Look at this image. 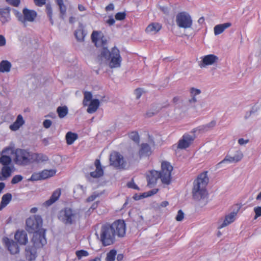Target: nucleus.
<instances>
[{"instance_id":"nucleus-1","label":"nucleus","mask_w":261,"mask_h":261,"mask_svg":"<svg viewBox=\"0 0 261 261\" xmlns=\"http://www.w3.org/2000/svg\"><path fill=\"white\" fill-rule=\"evenodd\" d=\"M99 32L94 31L91 34L92 41L95 46L102 47V50L98 57L100 59L104 58L109 61V65L111 68H119L121 66L122 59L120 55V50L114 46L110 51L108 47L105 46L107 44V40L103 36L99 38Z\"/></svg>"},{"instance_id":"nucleus-2","label":"nucleus","mask_w":261,"mask_h":261,"mask_svg":"<svg viewBox=\"0 0 261 261\" xmlns=\"http://www.w3.org/2000/svg\"><path fill=\"white\" fill-rule=\"evenodd\" d=\"M42 219L39 215H34L26 220L25 229L30 233H33L32 239L35 247H42L46 244L45 229L42 228Z\"/></svg>"},{"instance_id":"nucleus-3","label":"nucleus","mask_w":261,"mask_h":261,"mask_svg":"<svg viewBox=\"0 0 261 261\" xmlns=\"http://www.w3.org/2000/svg\"><path fill=\"white\" fill-rule=\"evenodd\" d=\"M173 170L172 166L167 161H163L161 163L160 172L152 170L146 173L147 186L149 188L154 187L158 180L160 178L162 183L169 185L171 181V172Z\"/></svg>"},{"instance_id":"nucleus-4","label":"nucleus","mask_w":261,"mask_h":261,"mask_svg":"<svg viewBox=\"0 0 261 261\" xmlns=\"http://www.w3.org/2000/svg\"><path fill=\"white\" fill-rule=\"evenodd\" d=\"M207 173V171L201 173L194 181L192 194L195 199H204L207 195L206 188L209 179Z\"/></svg>"},{"instance_id":"nucleus-5","label":"nucleus","mask_w":261,"mask_h":261,"mask_svg":"<svg viewBox=\"0 0 261 261\" xmlns=\"http://www.w3.org/2000/svg\"><path fill=\"white\" fill-rule=\"evenodd\" d=\"M110 224L106 223L101 226L100 232V241L104 246H109L115 241V234Z\"/></svg>"},{"instance_id":"nucleus-6","label":"nucleus","mask_w":261,"mask_h":261,"mask_svg":"<svg viewBox=\"0 0 261 261\" xmlns=\"http://www.w3.org/2000/svg\"><path fill=\"white\" fill-rule=\"evenodd\" d=\"M31 151L28 149L17 148L15 151L14 161L20 166H27L31 164Z\"/></svg>"},{"instance_id":"nucleus-7","label":"nucleus","mask_w":261,"mask_h":261,"mask_svg":"<svg viewBox=\"0 0 261 261\" xmlns=\"http://www.w3.org/2000/svg\"><path fill=\"white\" fill-rule=\"evenodd\" d=\"M77 218V213L70 207H65L60 211L59 219L65 224L71 225Z\"/></svg>"},{"instance_id":"nucleus-8","label":"nucleus","mask_w":261,"mask_h":261,"mask_svg":"<svg viewBox=\"0 0 261 261\" xmlns=\"http://www.w3.org/2000/svg\"><path fill=\"white\" fill-rule=\"evenodd\" d=\"M177 25L181 28H190L192 25V20L191 16L185 12L177 14L176 18Z\"/></svg>"},{"instance_id":"nucleus-9","label":"nucleus","mask_w":261,"mask_h":261,"mask_svg":"<svg viewBox=\"0 0 261 261\" xmlns=\"http://www.w3.org/2000/svg\"><path fill=\"white\" fill-rule=\"evenodd\" d=\"M23 16L18 12H16V15L18 18V20L22 23L25 22H33L36 19L37 14L33 10H30L27 8H24L22 11Z\"/></svg>"},{"instance_id":"nucleus-10","label":"nucleus","mask_w":261,"mask_h":261,"mask_svg":"<svg viewBox=\"0 0 261 261\" xmlns=\"http://www.w3.org/2000/svg\"><path fill=\"white\" fill-rule=\"evenodd\" d=\"M111 227L115 236L119 237H123L126 232V224L124 220H117L114 221L111 225Z\"/></svg>"},{"instance_id":"nucleus-11","label":"nucleus","mask_w":261,"mask_h":261,"mask_svg":"<svg viewBox=\"0 0 261 261\" xmlns=\"http://www.w3.org/2000/svg\"><path fill=\"white\" fill-rule=\"evenodd\" d=\"M111 164L118 169H124L126 163L123 156L118 152L112 153L110 158Z\"/></svg>"},{"instance_id":"nucleus-12","label":"nucleus","mask_w":261,"mask_h":261,"mask_svg":"<svg viewBox=\"0 0 261 261\" xmlns=\"http://www.w3.org/2000/svg\"><path fill=\"white\" fill-rule=\"evenodd\" d=\"M48 160V156L42 153L31 152V164L39 165Z\"/></svg>"},{"instance_id":"nucleus-13","label":"nucleus","mask_w":261,"mask_h":261,"mask_svg":"<svg viewBox=\"0 0 261 261\" xmlns=\"http://www.w3.org/2000/svg\"><path fill=\"white\" fill-rule=\"evenodd\" d=\"M5 246L11 254H16L19 253V248L16 242L8 238L3 239Z\"/></svg>"},{"instance_id":"nucleus-14","label":"nucleus","mask_w":261,"mask_h":261,"mask_svg":"<svg viewBox=\"0 0 261 261\" xmlns=\"http://www.w3.org/2000/svg\"><path fill=\"white\" fill-rule=\"evenodd\" d=\"M193 141L194 138L192 136L188 134L184 135L178 141V148L186 149L191 145Z\"/></svg>"},{"instance_id":"nucleus-15","label":"nucleus","mask_w":261,"mask_h":261,"mask_svg":"<svg viewBox=\"0 0 261 261\" xmlns=\"http://www.w3.org/2000/svg\"><path fill=\"white\" fill-rule=\"evenodd\" d=\"M10 12L11 9L10 7L0 6V21L3 23H5L10 20Z\"/></svg>"},{"instance_id":"nucleus-16","label":"nucleus","mask_w":261,"mask_h":261,"mask_svg":"<svg viewBox=\"0 0 261 261\" xmlns=\"http://www.w3.org/2000/svg\"><path fill=\"white\" fill-rule=\"evenodd\" d=\"M15 240L20 245H25L28 242V236L24 230H17L14 236Z\"/></svg>"},{"instance_id":"nucleus-17","label":"nucleus","mask_w":261,"mask_h":261,"mask_svg":"<svg viewBox=\"0 0 261 261\" xmlns=\"http://www.w3.org/2000/svg\"><path fill=\"white\" fill-rule=\"evenodd\" d=\"M243 157V154L242 152L240 150H238L236 152V154L233 156L226 155L224 159L223 160L220 162H219L217 165L219 166L220 164L224 163L226 162H229L230 163H236L241 161Z\"/></svg>"},{"instance_id":"nucleus-18","label":"nucleus","mask_w":261,"mask_h":261,"mask_svg":"<svg viewBox=\"0 0 261 261\" xmlns=\"http://www.w3.org/2000/svg\"><path fill=\"white\" fill-rule=\"evenodd\" d=\"M14 170V166H3L0 172V180H5L9 177Z\"/></svg>"},{"instance_id":"nucleus-19","label":"nucleus","mask_w":261,"mask_h":261,"mask_svg":"<svg viewBox=\"0 0 261 261\" xmlns=\"http://www.w3.org/2000/svg\"><path fill=\"white\" fill-rule=\"evenodd\" d=\"M152 153L151 147L147 143H142L141 145L140 148L138 153L140 158L149 156Z\"/></svg>"},{"instance_id":"nucleus-20","label":"nucleus","mask_w":261,"mask_h":261,"mask_svg":"<svg viewBox=\"0 0 261 261\" xmlns=\"http://www.w3.org/2000/svg\"><path fill=\"white\" fill-rule=\"evenodd\" d=\"M61 195V190L60 189H57L52 194L50 198L44 202L43 205L45 206H49L57 201Z\"/></svg>"},{"instance_id":"nucleus-21","label":"nucleus","mask_w":261,"mask_h":261,"mask_svg":"<svg viewBox=\"0 0 261 261\" xmlns=\"http://www.w3.org/2000/svg\"><path fill=\"white\" fill-rule=\"evenodd\" d=\"M96 170L94 171L91 172L90 176L93 178H98L101 177L103 174V170L101 167L100 160L96 159L94 163Z\"/></svg>"},{"instance_id":"nucleus-22","label":"nucleus","mask_w":261,"mask_h":261,"mask_svg":"<svg viewBox=\"0 0 261 261\" xmlns=\"http://www.w3.org/2000/svg\"><path fill=\"white\" fill-rule=\"evenodd\" d=\"M218 60V58L213 54L206 55L203 57L202 61V64L200 65V66L204 67L205 66L212 65L217 62Z\"/></svg>"},{"instance_id":"nucleus-23","label":"nucleus","mask_w":261,"mask_h":261,"mask_svg":"<svg viewBox=\"0 0 261 261\" xmlns=\"http://www.w3.org/2000/svg\"><path fill=\"white\" fill-rule=\"evenodd\" d=\"M237 214V212L226 215L223 223L218 226V229H220L232 223L235 220Z\"/></svg>"},{"instance_id":"nucleus-24","label":"nucleus","mask_w":261,"mask_h":261,"mask_svg":"<svg viewBox=\"0 0 261 261\" xmlns=\"http://www.w3.org/2000/svg\"><path fill=\"white\" fill-rule=\"evenodd\" d=\"M39 247H35L33 245V247H28L25 249V257L27 260L29 261L34 260L37 256L36 248Z\"/></svg>"},{"instance_id":"nucleus-25","label":"nucleus","mask_w":261,"mask_h":261,"mask_svg":"<svg viewBox=\"0 0 261 261\" xmlns=\"http://www.w3.org/2000/svg\"><path fill=\"white\" fill-rule=\"evenodd\" d=\"M162 25L158 22H152L149 24L146 28L145 31L147 33L156 34L162 29Z\"/></svg>"},{"instance_id":"nucleus-26","label":"nucleus","mask_w":261,"mask_h":261,"mask_svg":"<svg viewBox=\"0 0 261 261\" xmlns=\"http://www.w3.org/2000/svg\"><path fill=\"white\" fill-rule=\"evenodd\" d=\"M24 123L23 117L21 115H19L16 120L13 123L10 125V128L12 130L16 131L18 130Z\"/></svg>"},{"instance_id":"nucleus-27","label":"nucleus","mask_w":261,"mask_h":261,"mask_svg":"<svg viewBox=\"0 0 261 261\" xmlns=\"http://www.w3.org/2000/svg\"><path fill=\"white\" fill-rule=\"evenodd\" d=\"M231 25V24L230 22L216 25L214 29L215 35H218L222 33L226 29L230 27Z\"/></svg>"},{"instance_id":"nucleus-28","label":"nucleus","mask_w":261,"mask_h":261,"mask_svg":"<svg viewBox=\"0 0 261 261\" xmlns=\"http://www.w3.org/2000/svg\"><path fill=\"white\" fill-rule=\"evenodd\" d=\"M99 106V101L97 99H92L88 106L87 112L90 114L94 113Z\"/></svg>"},{"instance_id":"nucleus-29","label":"nucleus","mask_w":261,"mask_h":261,"mask_svg":"<svg viewBox=\"0 0 261 261\" xmlns=\"http://www.w3.org/2000/svg\"><path fill=\"white\" fill-rule=\"evenodd\" d=\"M74 35L77 41H83L84 40L86 33L82 25L75 31Z\"/></svg>"},{"instance_id":"nucleus-30","label":"nucleus","mask_w":261,"mask_h":261,"mask_svg":"<svg viewBox=\"0 0 261 261\" xmlns=\"http://www.w3.org/2000/svg\"><path fill=\"white\" fill-rule=\"evenodd\" d=\"M11 64L7 60H3L0 63V72H8L10 71Z\"/></svg>"},{"instance_id":"nucleus-31","label":"nucleus","mask_w":261,"mask_h":261,"mask_svg":"<svg viewBox=\"0 0 261 261\" xmlns=\"http://www.w3.org/2000/svg\"><path fill=\"white\" fill-rule=\"evenodd\" d=\"M65 138L67 144L68 145H71L77 139L78 135L76 133L68 132L66 135Z\"/></svg>"},{"instance_id":"nucleus-32","label":"nucleus","mask_w":261,"mask_h":261,"mask_svg":"<svg viewBox=\"0 0 261 261\" xmlns=\"http://www.w3.org/2000/svg\"><path fill=\"white\" fill-rule=\"evenodd\" d=\"M12 199V195L10 193L4 194L2 198L0 204V208L2 209L6 207L11 201Z\"/></svg>"},{"instance_id":"nucleus-33","label":"nucleus","mask_w":261,"mask_h":261,"mask_svg":"<svg viewBox=\"0 0 261 261\" xmlns=\"http://www.w3.org/2000/svg\"><path fill=\"white\" fill-rule=\"evenodd\" d=\"M56 173V171L54 170H43L40 172V178L45 179L49 177L53 176Z\"/></svg>"},{"instance_id":"nucleus-34","label":"nucleus","mask_w":261,"mask_h":261,"mask_svg":"<svg viewBox=\"0 0 261 261\" xmlns=\"http://www.w3.org/2000/svg\"><path fill=\"white\" fill-rule=\"evenodd\" d=\"M0 163L3 166H14L12 163L11 158L7 155L2 154L0 157Z\"/></svg>"},{"instance_id":"nucleus-35","label":"nucleus","mask_w":261,"mask_h":261,"mask_svg":"<svg viewBox=\"0 0 261 261\" xmlns=\"http://www.w3.org/2000/svg\"><path fill=\"white\" fill-rule=\"evenodd\" d=\"M56 2L59 6L61 16L63 18L66 13V6L64 4L63 0H56Z\"/></svg>"},{"instance_id":"nucleus-36","label":"nucleus","mask_w":261,"mask_h":261,"mask_svg":"<svg viewBox=\"0 0 261 261\" xmlns=\"http://www.w3.org/2000/svg\"><path fill=\"white\" fill-rule=\"evenodd\" d=\"M216 124V121L215 120H213L207 124L199 126L198 127V130L201 132L207 131L210 129L214 127L215 126Z\"/></svg>"},{"instance_id":"nucleus-37","label":"nucleus","mask_w":261,"mask_h":261,"mask_svg":"<svg viewBox=\"0 0 261 261\" xmlns=\"http://www.w3.org/2000/svg\"><path fill=\"white\" fill-rule=\"evenodd\" d=\"M58 116L60 118H64L68 113L67 107H59L57 110Z\"/></svg>"},{"instance_id":"nucleus-38","label":"nucleus","mask_w":261,"mask_h":261,"mask_svg":"<svg viewBox=\"0 0 261 261\" xmlns=\"http://www.w3.org/2000/svg\"><path fill=\"white\" fill-rule=\"evenodd\" d=\"M117 255V251L115 249L111 250L107 254L106 257V261H115L116 256Z\"/></svg>"},{"instance_id":"nucleus-39","label":"nucleus","mask_w":261,"mask_h":261,"mask_svg":"<svg viewBox=\"0 0 261 261\" xmlns=\"http://www.w3.org/2000/svg\"><path fill=\"white\" fill-rule=\"evenodd\" d=\"M45 10L51 24H53L54 21L53 19V10L50 5L47 4L46 5Z\"/></svg>"},{"instance_id":"nucleus-40","label":"nucleus","mask_w":261,"mask_h":261,"mask_svg":"<svg viewBox=\"0 0 261 261\" xmlns=\"http://www.w3.org/2000/svg\"><path fill=\"white\" fill-rule=\"evenodd\" d=\"M128 136L130 139L136 143H139L140 141V137L137 132L133 131L128 134Z\"/></svg>"},{"instance_id":"nucleus-41","label":"nucleus","mask_w":261,"mask_h":261,"mask_svg":"<svg viewBox=\"0 0 261 261\" xmlns=\"http://www.w3.org/2000/svg\"><path fill=\"white\" fill-rule=\"evenodd\" d=\"M92 97V93L90 92L86 91L84 93V99L83 100V105L84 106H87L88 102L89 101H91Z\"/></svg>"},{"instance_id":"nucleus-42","label":"nucleus","mask_w":261,"mask_h":261,"mask_svg":"<svg viewBox=\"0 0 261 261\" xmlns=\"http://www.w3.org/2000/svg\"><path fill=\"white\" fill-rule=\"evenodd\" d=\"M75 254L79 259H81L82 257L87 256L89 255V253L87 251L85 250H77L75 252Z\"/></svg>"},{"instance_id":"nucleus-43","label":"nucleus","mask_w":261,"mask_h":261,"mask_svg":"<svg viewBox=\"0 0 261 261\" xmlns=\"http://www.w3.org/2000/svg\"><path fill=\"white\" fill-rule=\"evenodd\" d=\"M126 14L125 12H118L115 14V17L117 20L121 21L125 19L126 18Z\"/></svg>"},{"instance_id":"nucleus-44","label":"nucleus","mask_w":261,"mask_h":261,"mask_svg":"<svg viewBox=\"0 0 261 261\" xmlns=\"http://www.w3.org/2000/svg\"><path fill=\"white\" fill-rule=\"evenodd\" d=\"M23 179V177L21 175H15L11 180V184H16L21 181Z\"/></svg>"},{"instance_id":"nucleus-45","label":"nucleus","mask_w":261,"mask_h":261,"mask_svg":"<svg viewBox=\"0 0 261 261\" xmlns=\"http://www.w3.org/2000/svg\"><path fill=\"white\" fill-rule=\"evenodd\" d=\"M6 1L8 4L14 7H18L20 3V0H6Z\"/></svg>"},{"instance_id":"nucleus-46","label":"nucleus","mask_w":261,"mask_h":261,"mask_svg":"<svg viewBox=\"0 0 261 261\" xmlns=\"http://www.w3.org/2000/svg\"><path fill=\"white\" fill-rule=\"evenodd\" d=\"M254 212L255 214L254 219L261 216V206H256L254 208Z\"/></svg>"},{"instance_id":"nucleus-47","label":"nucleus","mask_w":261,"mask_h":261,"mask_svg":"<svg viewBox=\"0 0 261 261\" xmlns=\"http://www.w3.org/2000/svg\"><path fill=\"white\" fill-rule=\"evenodd\" d=\"M184 217V214L183 212L180 210L177 212V215L176 216L175 219L177 221H181L183 220Z\"/></svg>"},{"instance_id":"nucleus-48","label":"nucleus","mask_w":261,"mask_h":261,"mask_svg":"<svg viewBox=\"0 0 261 261\" xmlns=\"http://www.w3.org/2000/svg\"><path fill=\"white\" fill-rule=\"evenodd\" d=\"M29 180L32 181L41 180V178H40V172L38 173H33Z\"/></svg>"},{"instance_id":"nucleus-49","label":"nucleus","mask_w":261,"mask_h":261,"mask_svg":"<svg viewBox=\"0 0 261 261\" xmlns=\"http://www.w3.org/2000/svg\"><path fill=\"white\" fill-rule=\"evenodd\" d=\"M35 4L38 7H42L46 3V0H33Z\"/></svg>"},{"instance_id":"nucleus-50","label":"nucleus","mask_w":261,"mask_h":261,"mask_svg":"<svg viewBox=\"0 0 261 261\" xmlns=\"http://www.w3.org/2000/svg\"><path fill=\"white\" fill-rule=\"evenodd\" d=\"M190 92L192 96H195L196 95L200 94L201 91L199 89L192 88L191 89Z\"/></svg>"},{"instance_id":"nucleus-51","label":"nucleus","mask_w":261,"mask_h":261,"mask_svg":"<svg viewBox=\"0 0 261 261\" xmlns=\"http://www.w3.org/2000/svg\"><path fill=\"white\" fill-rule=\"evenodd\" d=\"M51 124H52L51 121L49 119H45L43 122V126L45 128H48L49 127H50V126L51 125Z\"/></svg>"},{"instance_id":"nucleus-52","label":"nucleus","mask_w":261,"mask_h":261,"mask_svg":"<svg viewBox=\"0 0 261 261\" xmlns=\"http://www.w3.org/2000/svg\"><path fill=\"white\" fill-rule=\"evenodd\" d=\"M142 90L141 88H137L135 90V93L137 99H139L142 95Z\"/></svg>"},{"instance_id":"nucleus-53","label":"nucleus","mask_w":261,"mask_h":261,"mask_svg":"<svg viewBox=\"0 0 261 261\" xmlns=\"http://www.w3.org/2000/svg\"><path fill=\"white\" fill-rule=\"evenodd\" d=\"M127 186H128V187H129L130 188L134 189H136V190L139 189V188L138 187V186L135 184V182L133 181L128 182Z\"/></svg>"},{"instance_id":"nucleus-54","label":"nucleus","mask_w":261,"mask_h":261,"mask_svg":"<svg viewBox=\"0 0 261 261\" xmlns=\"http://www.w3.org/2000/svg\"><path fill=\"white\" fill-rule=\"evenodd\" d=\"M159 191L158 189H153L150 191H148L147 194V196H152L155 194H156Z\"/></svg>"},{"instance_id":"nucleus-55","label":"nucleus","mask_w":261,"mask_h":261,"mask_svg":"<svg viewBox=\"0 0 261 261\" xmlns=\"http://www.w3.org/2000/svg\"><path fill=\"white\" fill-rule=\"evenodd\" d=\"M98 196V195H95V194H93L90 196H89L87 199H86V201L87 202H91V201H93V200H94L95 199V198Z\"/></svg>"},{"instance_id":"nucleus-56","label":"nucleus","mask_w":261,"mask_h":261,"mask_svg":"<svg viewBox=\"0 0 261 261\" xmlns=\"http://www.w3.org/2000/svg\"><path fill=\"white\" fill-rule=\"evenodd\" d=\"M6 44V39L4 36L0 35V46H4Z\"/></svg>"},{"instance_id":"nucleus-57","label":"nucleus","mask_w":261,"mask_h":261,"mask_svg":"<svg viewBox=\"0 0 261 261\" xmlns=\"http://www.w3.org/2000/svg\"><path fill=\"white\" fill-rule=\"evenodd\" d=\"M107 23L110 25H112L115 23V20L112 17H111L107 20Z\"/></svg>"},{"instance_id":"nucleus-58","label":"nucleus","mask_w":261,"mask_h":261,"mask_svg":"<svg viewBox=\"0 0 261 261\" xmlns=\"http://www.w3.org/2000/svg\"><path fill=\"white\" fill-rule=\"evenodd\" d=\"M249 142L248 140H244L243 138H240L238 140V143L240 145H242L247 143Z\"/></svg>"},{"instance_id":"nucleus-59","label":"nucleus","mask_w":261,"mask_h":261,"mask_svg":"<svg viewBox=\"0 0 261 261\" xmlns=\"http://www.w3.org/2000/svg\"><path fill=\"white\" fill-rule=\"evenodd\" d=\"M114 7L113 4H110L106 7V10L107 11H111V10H113L114 9Z\"/></svg>"},{"instance_id":"nucleus-60","label":"nucleus","mask_w":261,"mask_h":261,"mask_svg":"<svg viewBox=\"0 0 261 261\" xmlns=\"http://www.w3.org/2000/svg\"><path fill=\"white\" fill-rule=\"evenodd\" d=\"M78 9L80 11H84L86 10V8L84 6H83V5H81V4H79L78 5Z\"/></svg>"},{"instance_id":"nucleus-61","label":"nucleus","mask_w":261,"mask_h":261,"mask_svg":"<svg viewBox=\"0 0 261 261\" xmlns=\"http://www.w3.org/2000/svg\"><path fill=\"white\" fill-rule=\"evenodd\" d=\"M101 257H102V255L101 254L100 256H97L93 259H90L89 261H101Z\"/></svg>"},{"instance_id":"nucleus-62","label":"nucleus","mask_w":261,"mask_h":261,"mask_svg":"<svg viewBox=\"0 0 261 261\" xmlns=\"http://www.w3.org/2000/svg\"><path fill=\"white\" fill-rule=\"evenodd\" d=\"M123 258V255L122 254H118L117 256V260L118 261H121Z\"/></svg>"},{"instance_id":"nucleus-63","label":"nucleus","mask_w":261,"mask_h":261,"mask_svg":"<svg viewBox=\"0 0 261 261\" xmlns=\"http://www.w3.org/2000/svg\"><path fill=\"white\" fill-rule=\"evenodd\" d=\"M5 187V184L4 182H0V194L2 193V191Z\"/></svg>"},{"instance_id":"nucleus-64","label":"nucleus","mask_w":261,"mask_h":261,"mask_svg":"<svg viewBox=\"0 0 261 261\" xmlns=\"http://www.w3.org/2000/svg\"><path fill=\"white\" fill-rule=\"evenodd\" d=\"M169 204L167 201H164L161 203V206L162 207H166Z\"/></svg>"}]
</instances>
